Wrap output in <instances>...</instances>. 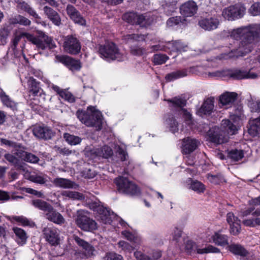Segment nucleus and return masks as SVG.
<instances>
[{
	"label": "nucleus",
	"instance_id": "1",
	"mask_svg": "<svg viewBox=\"0 0 260 260\" xmlns=\"http://www.w3.org/2000/svg\"><path fill=\"white\" fill-rule=\"evenodd\" d=\"M229 34L233 39L242 40L241 46L238 49L234 50L235 54L230 55V57L242 56L251 52L255 40L260 34V24H253L233 29L229 32Z\"/></svg>",
	"mask_w": 260,
	"mask_h": 260
},
{
	"label": "nucleus",
	"instance_id": "2",
	"mask_svg": "<svg viewBox=\"0 0 260 260\" xmlns=\"http://www.w3.org/2000/svg\"><path fill=\"white\" fill-rule=\"evenodd\" d=\"M234 123L229 119H223L221 121V130L219 127L215 126L211 128L208 136L210 141L214 143L219 144L228 141L229 137L225 134V132L230 135H234L238 131V128L234 121Z\"/></svg>",
	"mask_w": 260,
	"mask_h": 260
},
{
	"label": "nucleus",
	"instance_id": "3",
	"mask_svg": "<svg viewBox=\"0 0 260 260\" xmlns=\"http://www.w3.org/2000/svg\"><path fill=\"white\" fill-rule=\"evenodd\" d=\"M22 37H25L32 44L35 45L37 48L42 50L48 48L51 49L55 47V45L52 40L48 37H44V40H41L39 37L34 35L24 32L21 29H16L14 32V38L12 44L14 49H15Z\"/></svg>",
	"mask_w": 260,
	"mask_h": 260
},
{
	"label": "nucleus",
	"instance_id": "4",
	"mask_svg": "<svg viewBox=\"0 0 260 260\" xmlns=\"http://www.w3.org/2000/svg\"><path fill=\"white\" fill-rule=\"evenodd\" d=\"M76 116L87 126L94 127L97 130H100L102 127V113L93 107H88L86 111L78 110Z\"/></svg>",
	"mask_w": 260,
	"mask_h": 260
},
{
	"label": "nucleus",
	"instance_id": "5",
	"mask_svg": "<svg viewBox=\"0 0 260 260\" xmlns=\"http://www.w3.org/2000/svg\"><path fill=\"white\" fill-rule=\"evenodd\" d=\"M99 53L102 58L108 61L114 60L122 61L126 58V55L121 52L112 42H107L100 45Z\"/></svg>",
	"mask_w": 260,
	"mask_h": 260
},
{
	"label": "nucleus",
	"instance_id": "6",
	"mask_svg": "<svg viewBox=\"0 0 260 260\" xmlns=\"http://www.w3.org/2000/svg\"><path fill=\"white\" fill-rule=\"evenodd\" d=\"M114 183L118 191L120 193L132 196L139 193V189L137 185L125 177H118L115 178Z\"/></svg>",
	"mask_w": 260,
	"mask_h": 260
},
{
	"label": "nucleus",
	"instance_id": "7",
	"mask_svg": "<svg viewBox=\"0 0 260 260\" xmlns=\"http://www.w3.org/2000/svg\"><path fill=\"white\" fill-rule=\"evenodd\" d=\"M89 208L93 211L97 212L98 219L104 224H110L114 217V213L107 208L96 202L89 204Z\"/></svg>",
	"mask_w": 260,
	"mask_h": 260
},
{
	"label": "nucleus",
	"instance_id": "8",
	"mask_svg": "<svg viewBox=\"0 0 260 260\" xmlns=\"http://www.w3.org/2000/svg\"><path fill=\"white\" fill-rule=\"evenodd\" d=\"M84 210L77 211V217L75 222L77 225L85 231H92L97 229V223L93 219L85 215Z\"/></svg>",
	"mask_w": 260,
	"mask_h": 260
},
{
	"label": "nucleus",
	"instance_id": "9",
	"mask_svg": "<svg viewBox=\"0 0 260 260\" xmlns=\"http://www.w3.org/2000/svg\"><path fill=\"white\" fill-rule=\"evenodd\" d=\"M245 8L242 5H235L224 8L222 12V17L228 20L241 18L244 14Z\"/></svg>",
	"mask_w": 260,
	"mask_h": 260
},
{
	"label": "nucleus",
	"instance_id": "10",
	"mask_svg": "<svg viewBox=\"0 0 260 260\" xmlns=\"http://www.w3.org/2000/svg\"><path fill=\"white\" fill-rule=\"evenodd\" d=\"M199 26L206 31H212L217 29L220 24L219 18L216 15L203 17L198 23Z\"/></svg>",
	"mask_w": 260,
	"mask_h": 260
},
{
	"label": "nucleus",
	"instance_id": "11",
	"mask_svg": "<svg viewBox=\"0 0 260 260\" xmlns=\"http://www.w3.org/2000/svg\"><path fill=\"white\" fill-rule=\"evenodd\" d=\"M185 250L188 253H193L196 252L199 254L219 252V249L213 246L209 245L207 247L201 248L199 245H197L191 240H188L186 242L185 244Z\"/></svg>",
	"mask_w": 260,
	"mask_h": 260
},
{
	"label": "nucleus",
	"instance_id": "12",
	"mask_svg": "<svg viewBox=\"0 0 260 260\" xmlns=\"http://www.w3.org/2000/svg\"><path fill=\"white\" fill-rule=\"evenodd\" d=\"M64 50L68 53L76 54L81 49V45L78 39L72 35L67 36L63 45Z\"/></svg>",
	"mask_w": 260,
	"mask_h": 260
},
{
	"label": "nucleus",
	"instance_id": "13",
	"mask_svg": "<svg viewBox=\"0 0 260 260\" xmlns=\"http://www.w3.org/2000/svg\"><path fill=\"white\" fill-rule=\"evenodd\" d=\"M43 233L46 240L52 245L59 244V231L54 227H45L43 229Z\"/></svg>",
	"mask_w": 260,
	"mask_h": 260
},
{
	"label": "nucleus",
	"instance_id": "14",
	"mask_svg": "<svg viewBox=\"0 0 260 260\" xmlns=\"http://www.w3.org/2000/svg\"><path fill=\"white\" fill-rule=\"evenodd\" d=\"M27 85L29 97H30L31 95L36 96L39 95L45 100L46 94L39 86V84L37 82L36 79H34L32 77H29L27 80Z\"/></svg>",
	"mask_w": 260,
	"mask_h": 260
},
{
	"label": "nucleus",
	"instance_id": "15",
	"mask_svg": "<svg viewBox=\"0 0 260 260\" xmlns=\"http://www.w3.org/2000/svg\"><path fill=\"white\" fill-rule=\"evenodd\" d=\"M198 9V5L193 1L190 0L183 3L180 8V13L186 17H191L196 14Z\"/></svg>",
	"mask_w": 260,
	"mask_h": 260
},
{
	"label": "nucleus",
	"instance_id": "16",
	"mask_svg": "<svg viewBox=\"0 0 260 260\" xmlns=\"http://www.w3.org/2000/svg\"><path fill=\"white\" fill-rule=\"evenodd\" d=\"M57 60L62 63L71 70H79L81 66L79 61L64 55H56Z\"/></svg>",
	"mask_w": 260,
	"mask_h": 260
},
{
	"label": "nucleus",
	"instance_id": "17",
	"mask_svg": "<svg viewBox=\"0 0 260 260\" xmlns=\"http://www.w3.org/2000/svg\"><path fill=\"white\" fill-rule=\"evenodd\" d=\"M67 12L70 18L75 23L81 25H85L86 21L79 11L73 6L69 5L67 7Z\"/></svg>",
	"mask_w": 260,
	"mask_h": 260
},
{
	"label": "nucleus",
	"instance_id": "18",
	"mask_svg": "<svg viewBox=\"0 0 260 260\" xmlns=\"http://www.w3.org/2000/svg\"><path fill=\"white\" fill-rule=\"evenodd\" d=\"M199 144V142L189 137L182 140V149L183 153L189 154L195 150Z\"/></svg>",
	"mask_w": 260,
	"mask_h": 260
},
{
	"label": "nucleus",
	"instance_id": "19",
	"mask_svg": "<svg viewBox=\"0 0 260 260\" xmlns=\"http://www.w3.org/2000/svg\"><path fill=\"white\" fill-rule=\"evenodd\" d=\"M231 78L234 79H242L244 78L254 79L257 77V75L251 71L246 72L240 70H234L229 71L228 74Z\"/></svg>",
	"mask_w": 260,
	"mask_h": 260
},
{
	"label": "nucleus",
	"instance_id": "20",
	"mask_svg": "<svg viewBox=\"0 0 260 260\" xmlns=\"http://www.w3.org/2000/svg\"><path fill=\"white\" fill-rule=\"evenodd\" d=\"M237 93L234 92H225L219 96V102L222 106L231 107L237 98Z\"/></svg>",
	"mask_w": 260,
	"mask_h": 260
},
{
	"label": "nucleus",
	"instance_id": "21",
	"mask_svg": "<svg viewBox=\"0 0 260 260\" xmlns=\"http://www.w3.org/2000/svg\"><path fill=\"white\" fill-rule=\"evenodd\" d=\"M74 239L78 245L83 249V253L86 257H89L93 254L94 247L88 242L85 241L77 236H74Z\"/></svg>",
	"mask_w": 260,
	"mask_h": 260
},
{
	"label": "nucleus",
	"instance_id": "22",
	"mask_svg": "<svg viewBox=\"0 0 260 260\" xmlns=\"http://www.w3.org/2000/svg\"><path fill=\"white\" fill-rule=\"evenodd\" d=\"M214 99L208 98L203 103L201 108L197 111V113L200 116L209 115L214 109Z\"/></svg>",
	"mask_w": 260,
	"mask_h": 260
},
{
	"label": "nucleus",
	"instance_id": "23",
	"mask_svg": "<svg viewBox=\"0 0 260 260\" xmlns=\"http://www.w3.org/2000/svg\"><path fill=\"white\" fill-rule=\"evenodd\" d=\"M46 218L49 220L57 224H62L64 223L65 219L60 213L55 210L52 206L45 213Z\"/></svg>",
	"mask_w": 260,
	"mask_h": 260
},
{
	"label": "nucleus",
	"instance_id": "24",
	"mask_svg": "<svg viewBox=\"0 0 260 260\" xmlns=\"http://www.w3.org/2000/svg\"><path fill=\"white\" fill-rule=\"evenodd\" d=\"M1 143L12 147L14 149L16 155L21 159L25 155L23 153H26L27 152L25 151V147L19 143H16L6 139H2Z\"/></svg>",
	"mask_w": 260,
	"mask_h": 260
},
{
	"label": "nucleus",
	"instance_id": "25",
	"mask_svg": "<svg viewBox=\"0 0 260 260\" xmlns=\"http://www.w3.org/2000/svg\"><path fill=\"white\" fill-rule=\"evenodd\" d=\"M43 10L48 18L54 25L59 26L61 24V18L57 12L48 6H45Z\"/></svg>",
	"mask_w": 260,
	"mask_h": 260
},
{
	"label": "nucleus",
	"instance_id": "26",
	"mask_svg": "<svg viewBox=\"0 0 260 260\" xmlns=\"http://www.w3.org/2000/svg\"><path fill=\"white\" fill-rule=\"evenodd\" d=\"M90 153L94 156L102 157L108 158L113 155L112 149L108 146H104L101 148H93Z\"/></svg>",
	"mask_w": 260,
	"mask_h": 260
},
{
	"label": "nucleus",
	"instance_id": "27",
	"mask_svg": "<svg viewBox=\"0 0 260 260\" xmlns=\"http://www.w3.org/2000/svg\"><path fill=\"white\" fill-rule=\"evenodd\" d=\"M33 134L38 138L49 139L51 137V131L47 127L36 125L33 128Z\"/></svg>",
	"mask_w": 260,
	"mask_h": 260
},
{
	"label": "nucleus",
	"instance_id": "28",
	"mask_svg": "<svg viewBox=\"0 0 260 260\" xmlns=\"http://www.w3.org/2000/svg\"><path fill=\"white\" fill-rule=\"evenodd\" d=\"M248 131L252 137L260 135V116L249 120Z\"/></svg>",
	"mask_w": 260,
	"mask_h": 260
},
{
	"label": "nucleus",
	"instance_id": "29",
	"mask_svg": "<svg viewBox=\"0 0 260 260\" xmlns=\"http://www.w3.org/2000/svg\"><path fill=\"white\" fill-rule=\"evenodd\" d=\"M13 230L15 235V241L20 246L24 245L26 243L28 238L25 231L18 227H14Z\"/></svg>",
	"mask_w": 260,
	"mask_h": 260
},
{
	"label": "nucleus",
	"instance_id": "30",
	"mask_svg": "<svg viewBox=\"0 0 260 260\" xmlns=\"http://www.w3.org/2000/svg\"><path fill=\"white\" fill-rule=\"evenodd\" d=\"M253 218L246 219L243 220L244 225L247 226L254 227L260 225V208L256 209L252 213Z\"/></svg>",
	"mask_w": 260,
	"mask_h": 260
},
{
	"label": "nucleus",
	"instance_id": "31",
	"mask_svg": "<svg viewBox=\"0 0 260 260\" xmlns=\"http://www.w3.org/2000/svg\"><path fill=\"white\" fill-rule=\"evenodd\" d=\"M212 242L219 246H225L228 244V236L222 234L220 231L215 232L211 237Z\"/></svg>",
	"mask_w": 260,
	"mask_h": 260
},
{
	"label": "nucleus",
	"instance_id": "32",
	"mask_svg": "<svg viewBox=\"0 0 260 260\" xmlns=\"http://www.w3.org/2000/svg\"><path fill=\"white\" fill-rule=\"evenodd\" d=\"M1 102L3 105L13 111L17 110V103L14 102L9 95L1 90Z\"/></svg>",
	"mask_w": 260,
	"mask_h": 260
},
{
	"label": "nucleus",
	"instance_id": "33",
	"mask_svg": "<svg viewBox=\"0 0 260 260\" xmlns=\"http://www.w3.org/2000/svg\"><path fill=\"white\" fill-rule=\"evenodd\" d=\"M52 183L55 186L63 188H74L76 185L73 182L70 180L62 178L54 179Z\"/></svg>",
	"mask_w": 260,
	"mask_h": 260
},
{
	"label": "nucleus",
	"instance_id": "34",
	"mask_svg": "<svg viewBox=\"0 0 260 260\" xmlns=\"http://www.w3.org/2000/svg\"><path fill=\"white\" fill-rule=\"evenodd\" d=\"M10 219L11 222L15 221L22 226L33 227L35 225L34 222L23 216H14L11 217Z\"/></svg>",
	"mask_w": 260,
	"mask_h": 260
},
{
	"label": "nucleus",
	"instance_id": "35",
	"mask_svg": "<svg viewBox=\"0 0 260 260\" xmlns=\"http://www.w3.org/2000/svg\"><path fill=\"white\" fill-rule=\"evenodd\" d=\"M188 75V71L186 69L176 71L168 74L166 76L167 81L170 82Z\"/></svg>",
	"mask_w": 260,
	"mask_h": 260
},
{
	"label": "nucleus",
	"instance_id": "36",
	"mask_svg": "<svg viewBox=\"0 0 260 260\" xmlns=\"http://www.w3.org/2000/svg\"><path fill=\"white\" fill-rule=\"evenodd\" d=\"M17 3L18 8L25 12H27L30 15L33 16L35 18H40L36 11L32 8H31L27 3L22 1H18Z\"/></svg>",
	"mask_w": 260,
	"mask_h": 260
},
{
	"label": "nucleus",
	"instance_id": "37",
	"mask_svg": "<svg viewBox=\"0 0 260 260\" xmlns=\"http://www.w3.org/2000/svg\"><path fill=\"white\" fill-rule=\"evenodd\" d=\"M188 182H190V183L188 184L189 185V188L198 193H202L205 190V185L202 182L198 180H192L191 179L189 178L188 180Z\"/></svg>",
	"mask_w": 260,
	"mask_h": 260
},
{
	"label": "nucleus",
	"instance_id": "38",
	"mask_svg": "<svg viewBox=\"0 0 260 260\" xmlns=\"http://www.w3.org/2000/svg\"><path fill=\"white\" fill-rule=\"evenodd\" d=\"M152 23V18L147 15L137 14L136 24L141 27H147Z\"/></svg>",
	"mask_w": 260,
	"mask_h": 260
},
{
	"label": "nucleus",
	"instance_id": "39",
	"mask_svg": "<svg viewBox=\"0 0 260 260\" xmlns=\"http://www.w3.org/2000/svg\"><path fill=\"white\" fill-rule=\"evenodd\" d=\"M229 250L234 254L241 256H245L248 253V251L243 247L238 244L230 245L229 246Z\"/></svg>",
	"mask_w": 260,
	"mask_h": 260
},
{
	"label": "nucleus",
	"instance_id": "40",
	"mask_svg": "<svg viewBox=\"0 0 260 260\" xmlns=\"http://www.w3.org/2000/svg\"><path fill=\"white\" fill-rule=\"evenodd\" d=\"M244 152L240 149H232L228 152V156L234 161H238L244 157Z\"/></svg>",
	"mask_w": 260,
	"mask_h": 260
},
{
	"label": "nucleus",
	"instance_id": "41",
	"mask_svg": "<svg viewBox=\"0 0 260 260\" xmlns=\"http://www.w3.org/2000/svg\"><path fill=\"white\" fill-rule=\"evenodd\" d=\"M32 204L37 208L43 211L45 213L48 211L49 209H51L50 204H48L44 201L37 199L32 201Z\"/></svg>",
	"mask_w": 260,
	"mask_h": 260
},
{
	"label": "nucleus",
	"instance_id": "42",
	"mask_svg": "<svg viewBox=\"0 0 260 260\" xmlns=\"http://www.w3.org/2000/svg\"><path fill=\"white\" fill-rule=\"evenodd\" d=\"M124 40L126 43L130 44L135 42L143 41L145 40V36L138 34H129L124 37Z\"/></svg>",
	"mask_w": 260,
	"mask_h": 260
},
{
	"label": "nucleus",
	"instance_id": "43",
	"mask_svg": "<svg viewBox=\"0 0 260 260\" xmlns=\"http://www.w3.org/2000/svg\"><path fill=\"white\" fill-rule=\"evenodd\" d=\"M63 138L71 145H77L80 144L82 141V139L80 137L69 133H64L63 134Z\"/></svg>",
	"mask_w": 260,
	"mask_h": 260
},
{
	"label": "nucleus",
	"instance_id": "44",
	"mask_svg": "<svg viewBox=\"0 0 260 260\" xmlns=\"http://www.w3.org/2000/svg\"><path fill=\"white\" fill-rule=\"evenodd\" d=\"M61 194L73 200H82L84 199L82 193L77 191L64 190L62 192Z\"/></svg>",
	"mask_w": 260,
	"mask_h": 260
},
{
	"label": "nucleus",
	"instance_id": "45",
	"mask_svg": "<svg viewBox=\"0 0 260 260\" xmlns=\"http://www.w3.org/2000/svg\"><path fill=\"white\" fill-rule=\"evenodd\" d=\"M169 106L172 107H182L186 104V100L180 97H175L171 100H168Z\"/></svg>",
	"mask_w": 260,
	"mask_h": 260
},
{
	"label": "nucleus",
	"instance_id": "46",
	"mask_svg": "<svg viewBox=\"0 0 260 260\" xmlns=\"http://www.w3.org/2000/svg\"><path fill=\"white\" fill-rule=\"evenodd\" d=\"M173 51H185L187 50L188 46L181 41H175L172 44Z\"/></svg>",
	"mask_w": 260,
	"mask_h": 260
},
{
	"label": "nucleus",
	"instance_id": "47",
	"mask_svg": "<svg viewBox=\"0 0 260 260\" xmlns=\"http://www.w3.org/2000/svg\"><path fill=\"white\" fill-rule=\"evenodd\" d=\"M137 14L134 12H129L123 15L122 19L131 24H136Z\"/></svg>",
	"mask_w": 260,
	"mask_h": 260
},
{
	"label": "nucleus",
	"instance_id": "48",
	"mask_svg": "<svg viewBox=\"0 0 260 260\" xmlns=\"http://www.w3.org/2000/svg\"><path fill=\"white\" fill-rule=\"evenodd\" d=\"M46 175H31L29 177V180L35 183L43 184L47 181Z\"/></svg>",
	"mask_w": 260,
	"mask_h": 260
},
{
	"label": "nucleus",
	"instance_id": "49",
	"mask_svg": "<svg viewBox=\"0 0 260 260\" xmlns=\"http://www.w3.org/2000/svg\"><path fill=\"white\" fill-rule=\"evenodd\" d=\"M185 19L181 16H176L170 18L167 21V25L169 27H173L179 24L180 23H183Z\"/></svg>",
	"mask_w": 260,
	"mask_h": 260
},
{
	"label": "nucleus",
	"instance_id": "50",
	"mask_svg": "<svg viewBox=\"0 0 260 260\" xmlns=\"http://www.w3.org/2000/svg\"><path fill=\"white\" fill-rule=\"evenodd\" d=\"M122 234L130 241L134 243H139L140 241V238L135 234H133L128 231H124L122 232Z\"/></svg>",
	"mask_w": 260,
	"mask_h": 260
},
{
	"label": "nucleus",
	"instance_id": "51",
	"mask_svg": "<svg viewBox=\"0 0 260 260\" xmlns=\"http://www.w3.org/2000/svg\"><path fill=\"white\" fill-rule=\"evenodd\" d=\"M166 124L172 133H174L178 131V123L173 116L166 119Z\"/></svg>",
	"mask_w": 260,
	"mask_h": 260
},
{
	"label": "nucleus",
	"instance_id": "52",
	"mask_svg": "<svg viewBox=\"0 0 260 260\" xmlns=\"http://www.w3.org/2000/svg\"><path fill=\"white\" fill-rule=\"evenodd\" d=\"M169 57L165 54H156L153 56V62L155 64H161L166 62Z\"/></svg>",
	"mask_w": 260,
	"mask_h": 260
},
{
	"label": "nucleus",
	"instance_id": "53",
	"mask_svg": "<svg viewBox=\"0 0 260 260\" xmlns=\"http://www.w3.org/2000/svg\"><path fill=\"white\" fill-rule=\"evenodd\" d=\"M22 159L30 163H37L39 161V158L38 156L31 153L26 152Z\"/></svg>",
	"mask_w": 260,
	"mask_h": 260
},
{
	"label": "nucleus",
	"instance_id": "54",
	"mask_svg": "<svg viewBox=\"0 0 260 260\" xmlns=\"http://www.w3.org/2000/svg\"><path fill=\"white\" fill-rule=\"evenodd\" d=\"M248 106L252 112H260V102L258 101H254L253 100L248 102Z\"/></svg>",
	"mask_w": 260,
	"mask_h": 260
},
{
	"label": "nucleus",
	"instance_id": "55",
	"mask_svg": "<svg viewBox=\"0 0 260 260\" xmlns=\"http://www.w3.org/2000/svg\"><path fill=\"white\" fill-rule=\"evenodd\" d=\"M240 231V222H235V223L230 225V232L233 235H238Z\"/></svg>",
	"mask_w": 260,
	"mask_h": 260
},
{
	"label": "nucleus",
	"instance_id": "56",
	"mask_svg": "<svg viewBox=\"0 0 260 260\" xmlns=\"http://www.w3.org/2000/svg\"><path fill=\"white\" fill-rule=\"evenodd\" d=\"M14 23H19L23 25H29L30 24V21L27 18L22 16L21 15H18L15 17L14 19Z\"/></svg>",
	"mask_w": 260,
	"mask_h": 260
},
{
	"label": "nucleus",
	"instance_id": "57",
	"mask_svg": "<svg viewBox=\"0 0 260 260\" xmlns=\"http://www.w3.org/2000/svg\"><path fill=\"white\" fill-rule=\"evenodd\" d=\"M249 13L253 16L260 15V3L253 4L249 9Z\"/></svg>",
	"mask_w": 260,
	"mask_h": 260
},
{
	"label": "nucleus",
	"instance_id": "58",
	"mask_svg": "<svg viewBox=\"0 0 260 260\" xmlns=\"http://www.w3.org/2000/svg\"><path fill=\"white\" fill-rule=\"evenodd\" d=\"M131 52L135 55H142L146 53V50L143 48L135 46L131 47Z\"/></svg>",
	"mask_w": 260,
	"mask_h": 260
},
{
	"label": "nucleus",
	"instance_id": "59",
	"mask_svg": "<svg viewBox=\"0 0 260 260\" xmlns=\"http://www.w3.org/2000/svg\"><path fill=\"white\" fill-rule=\"evenodd\" d=\"M181 112L186 123L188 125L191 124L192 120L191 114L185 109H182Z\"/></svg>",
	"mask_w": 260,
	"mask_h": 260
},
{
	"label": "nucleus",
	"instance_id": "60",
	"mask_svg": "<svg viewBox=\"0 0 260 260\" xmlns=\"http://www.w3.org/2000/svg\"><path fill=\"white\" fill-rule=\"evenodd\" d=\"M61 97L69 102L73 103L75 101V98L71 92L64 90L61 92Z\"/></svg>",
	"mask_w": 260,
	"mask_h": 260
},
{
	"label": "nucleus",
	"instance_id": "61",
	"mask_svg": "<svg viewBox=\"0 0 260 260\" xmlns=\"http://www.w3.org/2000/svg\"><path fill=\"white\" fill-rule=\"evenodd\" d=\"M226 221L229 225L235 223V222H240V220L232 212H229L226 215Z\"/></svg>",
	"mask_w": 260,
	"mask_h": 260
},
{
	"label": "nucleus",
	"instance_id": "62",
	"mask_svg": "<svg viewBox=\"0 0 260 260\" xmlns=\"http://www.w3.org/2000/svg\"><path fill=\"white\" fill-rule=\"evenodd\" d=\"M118 245L119 247H121L122 249L124 251H128L131 252L134 249L133 246L130 245L127 242L124 241H119L118 243Z\"/></svg>",
	"mask_w": 260,
	"mask_h": 260
},
{
	"label": "nucleus",
	"instance_id": "63",
	"mask_svg": "<svg viewBox=\"0 0 260 260\" xmlns=\"http://www.w3.org/2000/svg\"><path fill=\"white\" fill-rule=\"evenodd\" d=\"M106 260H123V257L115 253H109L106 256Z\"/></svg>",
	"mask_w": 260,
	"mask_h": 260
},
{
	"label": "nucleus",
	"instance_id": "64",
	"mask_svg": "<svg viewBox=\"0 0 260 260\" xmlns=\"http://www.w3.org/2000/svg\"><path fill=\"white\" fill-rule=\"evenodd\" d=\"M134 255L137 260H151L150 257L144 254L140 251L135 252Z\"/></svg>",
	"mask_w": 260,
	"mask_h": 260
}]
</instances>
